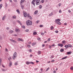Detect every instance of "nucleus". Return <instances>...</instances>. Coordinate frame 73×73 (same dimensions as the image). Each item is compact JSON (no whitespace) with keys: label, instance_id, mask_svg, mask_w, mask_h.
Listing matches in <instances>:
<instances>
[{"label":"nucleus","instance_id":"f257e3e1","mask_svg":"<svg viewBox=\"0 0 73 73\" xmlns=\"http://www.w3.org/2000/svg\"><path fill=\"white\" fill-rule=\"evenodd\" d=\"M27 25H30L32 24V23L31 21L28 20L27 21Z\"/></svg>","mask_w":73,"mask_h":73},{"label":"nucleus","instance_id":"f03ea898","mask_svg":"<svg viewBox=\"0 0 73 73\" xmlns=\"http://www.w3.org/2000/svg\"><path fill=\"white\" fill-rule=\"evenodd\" d=\"M17 57V53H16V52H14V53L13 54V59L14 60L15 58H16V57Z\"/></svg>","mask_w":73,"mask_h":73},{"label":"nucleus","instance_id":"7ed1b4c3","mask_svg":"<svg viewBox=\"0 0 73 73\" xmlns=\"http://www.w3.org/2000/svg\"><path fill=\"white\" fill-rule=\"evenodd\" d=\"M35 2H36V5H38L40 4V0H35Z\"/></svg>","mask_w":73,"mask_h":73},{"label":"nucleus","instance_id":"20e7f679","mask_svg":"<svg viewBox=\"0 0 73 73\" xmlns=\"http://www.w3.org/2000/svg\"><path fill=\"white\" fill-rule=\"evenodd\" d=\"M26 64L27 65H29V64H34V63L32 62H29L28 61L26 62Z\"/></svg>","mask_w":73,"mask_h":73},{"label":"nucleus","instance_id":"39448f33","mask_svg":"<svg viewBox=\"0 0 73 73\" xmlns=\"http://www.w3.org/2000/svg\"><path fill=\"white\" fill-rule=\"evenodd\" d=\"M23 13L24 14V17H27V13H26L25 11H23Z\"/></svg>","mask_w":73,"mask_h":73},{"label":"nucleus","instance_id":"423d86ee","mask_svg":"<svg viewBox=\"0 0 73 73\" xmlns=\"http://www.w3.org/2000/svg\"><path fill=\"white\" fill-rule=\"evenodd\" d=\"M58 46H61V47H62L64 46V45L62 43H59L58 44Z\"/></svg>","mask_w":73,"mask_h":73},{"label":"nucleus","instance_id":"0eeeda50","mask_svg":"<svg viewBox=\"0 0 73 73\" xmlns=\"http://www.w3.org/2000/svg\"><path fill=\"white\" fill-rule=\"evenodd\" d=\"M20 4L21 5V6L22 9H24V5H23L22 4Z\"/></svg>","mask_w":73,"mask_h":73},{"label":"nucleus","instance_id":"6e6552de","mask_svg":"<svg viewBox=\"0 0 73 73\" xmlns=\"http://www.w3.org/2000/svg\"><path fill=\"white\" fill-rule=\"evenodd\" d=\"M17 41H23V40L20 38H18L17 39Z\"/></svg>","mask_w":73,"mask_h":73},{"label":"nucleus","instance_id":"1a4fd4ad","mask_svg":"<svg viewBox=\"0 0 73 73\" xmlns=\"http://www.w3.org/2000/svg\"><path fill=\"white\" fill-rule=\"evenodd\" d=\"M35 0H33L31 2V3H32L33 5H35Z\"/></svg>","mask_w":73,"mask_h":73},{"label":"nucleus","instance_id":"9d476101","mask_svg":"<svg viewBox=\"0 0 73 73\" xmlns=\"http://www.w3.org/2000/svg\"><path fill=\"white\" fill-rule=\"evenodd\" d=\"M24 1H25V0H21L20 1V4H22L24 3Z\"/></svg>","mask_w":73,"mask_h":73},{"label":"nucleus","instance_id":"9b49d317","mask_svg":"<svg viewBox=\"0 0 73 73\" xmlns=\"http://www.w3.org/2000/svg\"><path fill=\"white\" fill-rule=\"evenodd\" d=\"M55 23L57 24L58 25H61V23L60 22H55Z\"/></svg>","mask_w":73,"mask_h":73},{"label":"nucleus","instance_id":"f8f14e48","mask_svg":"<svg viewBox=\"0 0 73 73\" xmlns=\"http://www.w3.org/2000/svg\"><path fill=\"white\" fill-rule=\"evenodd\" d=\"M27 16L28 17H29V18L30 19H32V17L30 16V15H29V14H28L27 15Z\"/></svg>","mask_w":73,"mask_h":73},{"label":"nucleus","instance_id":"ddd939ff","mask_svg":"<svg viewBox=\"0 0 73 73\" xmlns=\"http://www.w3.org/2000/svg\"><path fill=\"white\" fill-rule=\"evenodd\" d=\"M60 21H61V20L60 19H56V20L55 21V22H60Z\"/></svg>","mask_w":73,"mask_h":73},{"label":"nucleus","instance_id":"4468645a","mask_svg":"<svg viewBox=\"0 0 73 73\" xmlns=\"http://www.w3.org/2000/svg\"><path fill=\"white\" fill-rule=\"evenodd\" d=\"M72 53V51L67 52V54H68V55L70 54H71Z\"/></svg>","mask_w":73,"mask_h":73},{"label":"nucleus","instance_id":"2eb2a0df","mask_svg":"<svg viewBox=\"0 0 73 73\" xmlns=\"http://www.w3.org/2000/svg\"><path fill=\"white\" fill-rule=\"evenodd\" d=\"M10 41H12V42H15V43H16L17 42L16 41H15V40H13V39H10Z\"/></svg>","mask_w":73,"mask_h":73},{"label":"nucleus","instance_id":"dca6fc26","mask_svg":"<svg viewBox=\"0 0 73 73\" xmlns=\"http://www.w3.org/2000/svg\"><path fill=\"white\" fill-rule=\"evenodd\" d=\"M15 32H19L20 31V30H19V29H16L15 30Z\"/></svg>","mask_w":73,"mask_h":73},{"label":"nucleus","instance_id":"f3484780","mask_svg":"<svg viewBox=\"0 0 73 73\" xmlns=\"http://www.w3.org/2000/svg\"><path fill=\"white\" fill-rule=\"evenodd\" d=\"M68 58L67 56H65V57H64V58H62L61 60H64V59H66V58Z\"/></svg>","mask_w":73,"mask_h":73},{"label":"nucleus","instance_id":"a211bd4d","mask_svg":"<svg viewBox=\"0 0 73 73\" xmlns=\"http://www.w3.org/2000/svg\"><path fill=\"white\" fill-rule=\"evenodd\" d=\"M66 42V41L65 40H63L62 41V43L64 44V45H65V43Z\"/></svg>","mask_w":73,"mask_h":73},{"label":"nucleus","instance_id":"6ab92c4d","mask_svg":"<svg viewBox=\"0 0 73 73\" xmlns=\"http://www.w3.org/2000/svg\"><path fill=\"white\" fill-rule=\"evenodd\" d=\"M16 11L19 14H20V11L19 10V9H17L16 10Z\"/></svg>","mask_w":73,"mask_h":73},{"label":"nucleus","instance_id":"aec40b11","mask_svg":"<svg viewBox=\"0 0 73 73\" xmlns=\"http://www.w3.org/2000/svg\"><path fill=\"white\" fill-rule=\"evenodd\" d=\"M53 13L52 12L49 15V16H51L52 15H53Z\"/></svg>","mask_w":73,"mask_h":73},{"label":"nucleus","instance_id":"412c9836","mask_svg":"<svg viewBox=\"0 0 73 73\" xmlns=\"http://www.w3.org/2000/svg\"><path fill=\"white\" fill-rule=\"evenodd\" d=\"M32 46H35V45H36V42L33 43L32 44Z\"/></svg>","mask_w":73,"mask_h":73},{"label":"nucleus","instance_id":"4be33fe9","mask_svg":"<svg viewBox=\"0 0 73 73\" xmlns=\"http://www.w3.org/2000/svg\"><path fill=\"white\" fill-rule=\"evenodd\" d=\"M37 32H34L33 33V34L34 35H37Z\"/></svg>","mask_w":73,"mask_h":73},{"label":"nucleus","instance_id":"5701e85b","mask_svg":"<svg viewBox=\"0 0 73 73\" xmlns=\"http://www.w3.org/2000/svg\"><path fill=\"white\" fill-rule=\"evenodd\" d=\"M37 13H38V11H36L34 12V14H35V15H36V14H37Z\"/></svg>","mask_w":73,"mask_h":73},{"label":"nucleus","instance_id":"b1692460","mask_svg":"<svg viewBox=\"0 0 73 73\" xmlns=\"http://www.w3.org/2000/svg\"><path fill=\"white\" fill-rule=\"evenodd\" d=\"M68 47L69 48V47H70V48H71L72 47V45H71L70 44H68Z\"/></svg>","mask_w":73,"mask_h":73},{"label":"nucleus","instance_id":"393cba45","mask_svg":"<svg viewBox=\"0 0 73 73\" xmlns=\"http://www.w3.org/2000/svg\"><path fill=\"white\" fill-rule=\"evenodd\" d=\"M64 49H60V51L61 52H64Z\"/></svg>","mask_w":73,"mask_h":73},{"label":"nucleus","instance_id":"a878e982","mask_svg":"<svg viewBox=\"0 0 73 73\" xmlns=\"http://www.w3.org/2000/svg\"><path fill=\"white\" fill-rule=\"evenodd\" d=\"M53 28H54V27L53 26H52L51 27L50 29L51 30H53Z\"/></svg>","mask_w":73,"mask_h":73},{"label":"nucleus","instance_id":"bb28decb","mask_svg":"<svg viewBox=\"0 0 73 73\" xmlns=\"http://www.w3.org/2000/svg\"><path fill=\"white\" fill-rule=\"evenodd\" d=\"M9 32H10V33H12L13 32V30L10 31Z\"/></svg>","mask_w":73,"mask_h":73},{"label":"nucleus","instance_id":"cd10ccee","mask_svg":"<svg viewBox=\"0 0 73 73\" xmlns=\"http://www.w3.org/2000/svg\"><path fill=\"white\" fill-rule=\"evenodd\" d=\"M2 7H3V4H1L0 5V9H1Z\"/></svg>","mask_w":73,"mask_h":73},{"label":"nucleus","instance_id":"c85d7f7f","mask_svg":"<svg viewBox=\"0 0 73 73\" xmlns=\"http://www.w3.org/2000/svg\"><path fill=\"white\" fill-rule=\"evenodd\" d=\"M5 18V16H3V17L2 18V20H4Z\"/></svg>","mask_w":73,"mask_h":73},{"label":"nucleus","instance_id":"c756f323","mask_svg":"<svg viewBox=\"0 0 73 73\" xmlns=\"http://www.w3.org/2000/svg\"><path fill=\"white\" fill-rule=\"evenodd\" d=\"M65 48H68V44L67 45H65Z\"/></svg>","mask_w":73,"mask_h":73},{"label":"nucleus","instance_id":"7c9ffc66","mask_svg":"<svg viewBox=\"0 0 73 73\" xmlns=\"http://www.w3.org/2000/svg\"><path fill=\"white\" fill-rule=\"evenodd\" d=\"M38 54L39 55V54H41V51H38Z\"/></svg>","mask_w":73,"mask_h":73},{"label":"nucleus","instance_id":"2f4dec72","mask_svg":"<svg viewBox=\"0 0 73 73\" xmlns=\"http://www.w3.org/2000/svg\"><path fill=\"white\" fill-rule=\"evenodd\" d=\"M47 41L48 42H49L50 41V38H49L47 40Z\"/></svg>","mask_w":73,"mask_h":73},{"label":"nucleus","instance_id":"473e14b6","mask_svg":"<svg viewBox=\"0 0 73 73\" xmlns=\"http://www.w3.org/2000/svg\"><path fill=\"white\" fill-rule=\"evenodd\" d=\"M51 59H52V58H54V56L53 55H52V56L50 57Z\"/></svg>","mask_w":73,"mask_h":73},{"label":"nucleus","instance_id":"72a5a7b5","mask_svg":"<svg viewBox=\"0 0 73 73\" xmlns=\"http://www.w3.org/2000/svg\"><path fill=\"white\" fill-rule=\"evenodd\" d=\"M12 18L13 19H16V17L15 16H13Z\"/></svg>","mask_w":73,"mask_h":73},{"label":"nucleus","instance_id":"f704fd0d","mask_svg":"<svg viewBox=\"0 0 73 73\" xmlns=\"http://www.w3.org/2000/svg\"><path fill=\"white\" fill-rule=\"evenodd\" d=\"M27 47H28V48H30L31 47V45H28V44H27Z\"/></svg>","mask_w":73,"mask_h":73},{"label":"nucleus","instance_id":"c9c22d12","mask_svg":"<svg viewBox=\"0 0 73 73\" xmlns=\"http://www.w3.org/2000/svg\"><path fill=\"white\" fill-rule=\"evenodd\" d=\"M52 45L51 46H50V45H49V48H50V49H51L52 47Z\"/></svg>","mask_w":73,"mask_h":73},{"label":"nucleus","instance_id":"e433bc0d","mask_svg":"<svg viewBox=\"0 0 73 73\" xmlns=\"http://www.w3.org/2000/svg\"><path fill=\"white\" fill-rule=\"evenodd\" d=\"M39 8L40 9H41L42 8V5H40L39 7Z\"/></svg>","mask_w":73,"mask_h":73},{"label":"nucleus","instance_id":"4c0bfd02","mask_svg":"<svg viewBox=\"0 0 73 73\" xmlns=\"http://www.w3.org/2000/svg\"><path fill=\"white\" fill-rule=\"evenodd\" d=\"M59 13H62V11H61V10H60L59 11Z\"/></svg>","mask_w":73,"mask_h":73},{"label":"nucleus","instance_id":"58836bf2","mask_svg":"<svg viewBox=\"0 0 73 73\" xmlns=\"http://www.w3.org/2000/svg\"><path fill=\"white\" fill-rule=\"evenodd\" d=\"M2 60L1 59H0V64H1V63Z\"/></svg>","mask_w":73,"mask_h":73},{"label":"nucleus","instance_id":"ea45409f","mask_svg":"<svg viewBox=\"0 0 73 73\" xmlns=\"http://www.w3.org/2000/svg\"><path fill=\"white\" fill-rule=\"evenodd\" d=\"M9 64V66H11V65H12V63L11 62H10Z\"/></svg>","mask_w":73,"mask_h":73},{"label":"nucleus","instance_id":"a19ab883","mask_svg":"<svg viewBox=\"0 0 73 73\" xmlns=\"http://www.w3.org/2000/svg\"><path fill=\"white\" fill-rule=\"evenodd\" d=\"M70 69H71V70H73V67H71V68H70Z\"/></svg>","mask_w":73,"mask_h":73},{"label":"nucleus","instance_id":"79ce46f5","mask_svg":"<svg viewBox=\"0 0 73 73\" xmlns=\"http://www.w3.org/2000/svg\"><path fill=\"white\" fill-rule=\"evenodd\" d=\"M37 39L38 40H41V39L40 38H37Z\"/></svg>","mask_w":73,"mask_h":73},{"label":"nucleus","instance_id":"37998d69","mask_svg":"<svg viewBox=\"0 0 73 73\" xmlns=\"http://www.w3.org/2000/svg\"><path fill=\"white\" fill-rule=\"evenodd\" d=\"M29 52H32V50H31V49H30V50H29Z\"/></svg>","mask_w":73,"mask_h":73},{"label":"nucleus","instance_id":"c03bdc74","mask_svg":"<svg viewBox=\"0 0 73 73\" xmlns=\"http://www.w3.org/2000/svg\"><path fill=\"white\" fill-rule=\"evenodd\" d=\"M5 51H6V52H8V49L7 48H5Z\"/></svg>","mask_w":73,"mask_h":73},{"label":"nucleus","instance_id":"a18cd8bd","mask_svg":"<svg viewBox=\"0 0 73 73\" xmlns=\"http://www.w3.org/2000/svg\"><path fill=\"white\" fill-rule=\"evenodd\" d=\"M68 12H69V13H70V12H71V11H70V10H68Z\"/></svg>","mask_w":73,"mask_h":73},{"label":"nucleus","instance_id":"49530a36","mask_svg":"<svg viewBox=\"0 0 73 73\" xmlns=\"http://www.w3.org/2000/svg\"><path fill=\"white\" fill-rule=\"evenodd\" d=\"M18 21L19 23H20V25H21V22L19 21Z\"/></svg>","mask_w":73,"mask_h":73},{"label":"nucleus","instance_id":"de8ad7c7","mask_svg":"<svg viewBox=\"0 0 73 73\" xmlns=\"http://www.w3.org/2000/svg\"><path fill=\"white\" fill-rule=\"evenodd\" d=\"M40 27H43V25H40Z\"/></svg>","mask_w":73,"mask_h":73},{"label":"nucleus","instance_id":"09e8293b","mask_svg":"<svg viewBox=\"0 0 73 73\" xmlns=\"http://www.w3.org/2000/svg\"><path fill=\"white\" fill-rule=\"evenodd\" d=\"M2 71H5L6 70H5L4 69H2Z\"/></svg>","mask_w":73,"mask_h":73},{"label":"nucleus","instance_id":"8fccbe9b","mask_svg":"<svg viewBox=\"0 0 73 73\" xmlns=\"http://www.w3.org/2000/svg\"><path fill=\"white\" fill-rule=\"evenodd\" d=\"M61 5V3H59L58 5V6L59 7H60Z\"/></svg>","mask_w":73,"mask_h":73},{"label":"nucleus","instance_id":"3c124183","mask_svg":"<svg viewBox=\"0 0 73 73\" xmlns=\"http://www.w3.org/2000/svg\"><path fill=\"white\" fill-rule=\"evenodd\" d=\"M28 44H31V42H29L28 43Z\"/></svg>","mask_w":73,"mask_h":73},{"label":"nucleus","instance_id":"603ef678","mask_svg":"<svg viewBox=\"0 0 73 73\" xmlns=\"http://www.w3.org/2000/svg\"><path fill=\"white\" fill-rule=\"evenodd\" d=\"M49 68H48L46 70V71H48V70H49Z\"/></svg>","mask_w":73,"mask_h":73},{"label":"nucleus","instance_id":"864d4df0","mask_svg":"<svg viewBox=\"0 0 73 73\" xmlns=\"http://www.w3.org/2000/svg\"><path fill=\"white\" fill-rule=\"evenodd\" d=\"M28 31H29V30H26L25 31L26 32H28Z\"/></svg>","mask_w":73,"mask_h":73},{"label":"nucleus","instance_id":"5fc2aeb1","mask_svg":"<svg viewBox=\"0 0 73 73\" xmlns=\"http://www.w3.org/2000/svg\"><path fill=\"white\" fill-rule=\"evenodd\" d=\"M55 32L56 33H58V31H55Z\"/></svg>","mask_w":73,"mask_h":73},{"label":"nucleus","instance_id":"6e6d98bb","mask_svg":"<svg viewBox=\"0 0 73 73\" xmlns=\"http://www.w3.org/2000/svg\"><path fill=\"white\" fill-rule=\"evenodd\" d=\"M54 61H55V60H54L51 61V62H54Z\"/></svg>","mask_w":73,"mask_h":73},{"label":"nucleus","instance_id":"4d7b16f0","mask_svg":"<svg viewBox=\"0 0 73 73\" xmlns=\"http://www.w3.org/2000/svg\"><path fill=\"white\" fill-rule=\"evenodd\" d=\"M22 27L23 28H25V26H22Z\"/></svg>","mask_w":73,"mask_h":73},{"label":"nucleus","instance_id":"13d9d810","mask_svg":"<svg viewBox=\"0 0 73 73\" xmlns=\"http://www.w3.org/2000/svg\"><path fill=\"white\" fill-rule=\"evenodd\" d=\"M41 34L42 35H44V33H41Z\"/></svg>","mask_w":73,"mask_h":73},{"label":"nucleus","instance_id":"bf43d9fd","mask_svg":"<svg viewBox=\"0 0 73 73\" xmlns=\"http://www.w3.org/2000/svg\"><path fill=\"white\" fill-rule=\"evenodd\" d=\"M14 64L15 65H17V63H15Z\"/></svg>","mask_w":73,"mask_h":73},{"label":"nucleus","instance_id":"052dcab7","mask_svg":"<svg viewBox=\"0 0 73 73\" xmlns=\"http://www.w3.org/2000/svg\"><path fill=\"white\" fill-rule=\"evenodd\" d=\"M53 73H56V71L55 70L53 72Z\"/></svg>","mask_w":73,"mask_h":73},{"label":"nucleus","instance_id":"680f3d73","mask_svg":"<svg viewBox=\"0 0 73 73\" xmlns=\"http://www.w3.org/2000/svg\"><path fill=\"white\" fill-rule=\"evenodd\" d=\"M40 21H36V23L37 24V23H38V22Z\"/></svg>","mask_w":73,"mask_h":73},{"label":"nucleus","instance_id":"e2e57ef3","mask_svg":"<svg viewBox=\"0 0 73 73\" xmlns=\"http://www.w3.org/2000/svg\"><path fill=\"white\" fill-rule=\"evenodd\" d=\"M52 46H55V45L54 44H52Z\"/></svg>","mask_w":73,"mask_h":73},{"label":"nucleus","instance_id":"0e129e2a","mask_svg":"<svg viewBox=\"0 0 73 73\" xmlns=\"http://www.w3.org/2000/svg\"><path fill=\"white\" fill-rule=\"evenodd\" d=\"M41 3H44V0H42L41 1Z\"/></svg>","mask_w":73,"mask_h":73},{"label":"nucleus","instance_id":"69168bd1","mask_svg":"<svg viewBox=\"0 0 73 73\" xmlns=\"http://www.w3.org/2000/svg\"><path fill=\"white\" fill-rule=\"evenodd\" d=\"M44 46H45V44H42V46L43 47H44Z\"/></svg>","mask_w":73,"mask_h":73},{"label":"nucleus","instance_id":"338daca9","mask_svg":"<svg viewBox=\"0 0 73 73\" xmlns=\"http://www.w3.org/2000/svg\"><path fill=\"white\" fill-rule=\"evenodd\" d=\"M9 29V27H7L6 29H7V30H8V29Z\"/></svg>","mask_w":73,"mask_h":73},{"label":"nucleus","instance_id":"774afa93","mask_svg":"<svg viewBox=\"0 0 73 73\" xmlns=\"http://www.w3.org/2000/svg\"><path fill=\"white\" fill-rule=\"evenodd\" d=\"M46 42H47V41H45L44 42V43H46Z\"/></svg>","mask_w":73,"mask_h":73}]
</instances>
